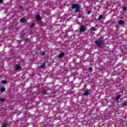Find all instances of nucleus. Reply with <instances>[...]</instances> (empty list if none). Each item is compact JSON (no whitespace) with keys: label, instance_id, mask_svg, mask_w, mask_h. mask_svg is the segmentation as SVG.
Returning a JSON list of instances; mask_svg holds the SVG:
<instances>
[{"label":"nucleus","instance_id":"1","mask_svg":"<svg viewBox=\"0 0 127 127\" xmlns=\"http://www.w3.org/2000/svg\"><path fill=\"white\" fill-rule=\"evenodd\" d=\"M106 44V40L103 38H99L98 40L96 39L95 41V44L96 45L97 47L99 48H103V46H105Z\"/></svg>","mask_w":127,"mask_h":127},{"label":"nucleus","instance_id":"2","mask_svg":"<svg viewBox=\"0 0 127 127\" xmlns=\"http://www.w3.org/2000/svg\"><path fill=\"white\" fill-rule=\"evenodd\" d=\"M71 8L72 9H75V12H80L81 11V6L77 3L72 4Z\"/></svg>","mask_w":127,"mask_h":127},{"label":"nucleus","instance_id":"3","mask_svg":"<svg viewBox=\"0 0 127 127\" xmlns=\"http://www.w3.org/2000/svg\"><path fill=\"white\" fill-rule=\"evenodd\" d=\"M41 16H40V15L39 14H37L36 15V17H35V19H36L37 21H38L39 22V23L40 24H41V21H42V20H41Z\"/></svg>","mask_w":127,"mask_h":127},{"label":"nucleus","instance_id":"4","mask_svg":"<svg viewBox=\"0 0 127 127\" xmlns=\"http://www.w3.org/2000/svg\"><path fill=\"white\" fill-rule=\"evenodd\" d=\"M79 30L78 31V32H85L86 31V27L84 26L83 25H81L80 27L79 28Z\"/></svg>","mask_w":127,"mask_h":127},{"label":"nucleus","instance_id":"5","mask_svg":"<svg viewBox=\"0 0 127 127\" xmlns=\"http://www.w3.org/2000/svg\"><path fill=\"white\" fill-rule=\"evenodd\" d=\"M20 69H21V66H20V65L16 64L15 69V70H20Z\"/></svg>","mask_w":127,"mask_h":127},{"label":"nucleus","instance_id":"6","mask_svg":"<svg viewBox=\"0 0 127 127\" xmlns=\"http://www.w3.org/2000/svg\"><path fill=\"white\" fill-rule=\"evenodd\" d=\"M20 21L22 23H24V22H26V19L24 18H22L20 19Z\"/></svg>","mask_w":127,"mask_h":127},{"label":"nucleus","instance_id":"7","mask_svg":"<svg viewBox=\"0 0 127 127\" xmlns=\"http://www.w3.org/2000/svg\"><path fill=\"white\" fill-rule=\"evenodd\" d=\"M89 90H86L84 93V96H89Z\"/></svg>","mask_w":127,"mask_h":127},{"label":"nucleus","instance_id":"8","mask_svg":"<svg viewBox=\"0 0 127 127\" xmlns=\"http://www.w3.org/2000/svg\"><path fill=\"white\" fill-rule=\"evenodd\" d=\"M45 66V62L43 63H41L39 66L40 68H43Z\"/></svg>","mask_w":127,"mask_h":127},{"label":"nucleus","instance_id":"9","mask_svg":"<svg viewBox=\"0 0 127 127\" xmlns=\"http://www.w3.org/2000/svg\"><path fill=\"white\" fill-rule=\"evenodd\" d=\"M124 23H125V21H124L123 20H120L119 22V24L120 25H123V24H124Z\"/></svg>","mask_w":127,"mask_h":127},{"label":"nucleus","instance_id":"10","mask_svg":"<svg viewBox=\"0 0 127 127\" xmlns=\"http://www.w3.org/2000/svg\"><path fill=\"white\" fill-rule=\"evenodd\" d=\"M64 56V53H62L59 55V58H62Z\"/></svg>","mask_w":127,"mask_h":127},{"label":"nucleus","instance_id":"11","mask_svg":"<svg viewBox=\"0 0 127 127\" xmlns=\"http://www.w3.org/2000/svg\"><path fill=\"white\" fill-rule=\"evenodd\" d=\"M121 99V95H118L117 97H116V101H119V100Z\"/></svg>","mask_w":127,"mask_h":127},{"label":"nucleus","instance_id":"12","mask_svg":"<svg viewBox=\"0 0 127 127\" xmlns=\"http://www.w3.org/2000/svg\"><path fill=\"white\" fill-rule=\"evenodd\" d=\"M123 107H127V102H123L122 103Z\"/></svg>","mask_w":127,"mask_h":127},{"label":"nucleus","instance_id":"13","mask_svg":"<svg viewBox=\"0 0 127 127\" xmlns=\"http://www.w3.org/2000/svg\"><path fill=\"white\" fill-rule=\"evenodd\" d=\"M103 17L104 16L103 15H100L98 17V19H99V20H101V19H102Z\"/></svg>","mask_w":127,"mask_h":127},{"label":"nucleus","instance_id":"14","mask_svg":"<svg viewBox=\"0 0 127 127\" xmlns=\"http://www.w3.org/2000/svg\"><path fill=\"white\" fill-rule=\"evenodd\" d=\"M0 92H4L5 91V88L4 87H2L0 89Z\"/></svg>","mask_w":127,"mask_h":127},{"label":"nucleus","instance_id":"15","mask_svg":"<svg viewBox=\"0 0 127 127\" xmlns=\"http://www.w3.org/2000/svg\"><path fill=\"white\" fill-rule=\"evenodd\" d=\"M91 29H92L93 31H96L97 30V29H96V28L95 27H91Z\"/></svg>","mask_w":127,"mask_h":127},{"label":"nucleus","instance_id":"16","mask_svg":"<svg viewBox=\"0 0 127 127\" xmlns=\"http://www.w3.org/2000/svg\"><path fill=\"white\" fill-rule=\"evenodd\" d=\"M47 91H48V90H44V91L42 92V93H43V94H45V95H47Z\"/></svg>","mask_w":127,"mask_h":127},{"label":"nucleus","instance_id":"17","mask_svg":"<svg viewBox=\"0 0 127 127\" xmlns=\"http://www.w3.org/2000/svg\"><path fill=\"white\" fill-rule=\"evenodd\" d=\"M21 40H22L23 39V37H24V35L23 34H21L20 36H19Z\"/></svg>","mask_w":127,"mask_h":127},{"label":"nucleus","instance_id":"18","mask_svg":"<svg viewBox=\"0 0 127 127\" xmlns=\"http://www.w3.org/2000/svg\"><path fill=\"white\" fill-rule=\"evenodd\" d=\"M127 10V7L126 6L123 7V11H126Z\"/></svg>","mask_w":127,"mask_h":127},{"label":"nucleus","instance_id":"19","mask_svg":"<svg viewBox=\"0 0 127 127\" xmlns=\"http://www.w3.org/2000/svg\"><path fill=\"white\" fill-rule=\"evenodd\" d=\"M34 25H35V24L34 23H32V25H30V26H29L30 28L33 27V26H34Z\"/></svg>","mask_w":127,"mask_h":127},{"label":"nucleus","instance_id":"20","mask_svg":"<svg viewBox=\"0 0 127 127\" xmlns=\"http://www.w3.org/2000/svg\"><path fill=\"white\" fill-rule=\"evenodd\" d=\"M0 101H1V102H4V101H5V99H4V98H0Z\"/></svg>","mask_w":127,"mask_h":127},{"label":"nucleus","instance_id":"21","mask_svg":"<svg viewBox=\"0 0 127 127\" xmlns=\"http://www.w3.org/2000/svg\"><path fill=\"white\" fill-rule=\"evenodd\" d=\"M2 84H6V83H7V81H6V80H2Z\"/></svg>","mask_w":127,"mask_h":127},{"label":"nucleus","instance_id":"22","mask_svg":"<svg viewBox=\"0 0 127 127\" xmlns=\"http://www.w3.org/2000/svg\"><path fill=\"white\" fill-rule=\"evenodd\" d=\"M7 127V124H4L3 125L2 127Z\"/></svg>","mask_w":127,"mask_h":127},{"label":"nucleus","instance_id":"23","mask_svg":"<svg viewBox=\"0 0 127 127\" xmlns=\"http://www.w3.org/2000/svg\"><path fill=\"white\" fill-rule=\"evenodd\" d=\"M92 12V11L89 10L87 12V14H90V13Z\"/></svg>","mask_w":127,"mask_h":127},{"label":"nucleus","instance_id":"24","mask_svg":"<svg viewBox=\"0 0 127 127\" xmlns=\"http://www.w3.org/2000/svg\"><path fill=\"white\" fill-rule=\"evenodd\" d=\"M26 43H28L29 42V39L26 40Z\"/></svg>","mask_w":127,"mask_h":127},{"label":"nucleus","instance_id":"25","mask_svg":"<svg viewBox=\"0 0 127 127\" xmlns=\"http://www.w3.org/2000/svg\"><path fill=\"white\" fill-rule=\"evenodd\" d=\"M45 54V52H42L41 53V55H44Z\"/></svg>","mask_w":127,"mask_h":127},{"label":"nucleus","instance_id":"26","mask_svg":"<svg viewBox=\"0 0 127 127\" xmlns=\"http://www.w3.org/2000/svg\"><path fill=\"white\" fill-rule=\"evenodd\" d=\"M19 7L20 9H22V6H21V5H19Z\"/></svg>","mask_w":127,"mask_h":127},{"label":"nucleus","instance_id":"27","mask_svg":"<svg viewBox=\"0 0 127 127\" xmlns=\"http://www.w3.org/2000/svg\"><path fill=\"white\" fill-rule=\"evenodd\" d=\"M89 70L90 71H92V70H93V67H90V68H89Z\"/></svg>","mask_w":127,"mask_h":127},{"label":"nucleus","instance_id":"28","mask_svg":"<svg viewBox=\"0 0 127 127\" xmlns=\"http://www.w3.org/2000/svg\"><path fill=\"white\" fill-rule=\"evenodd\" d=\"M3 1V0H0V3H1Z\"/></svg>","mask_w":127,"mask_h":127},{"label":"nucleus","instance_id":"29","mask_svg":"<svg viewBox=\"0 0 127 127\" xmlns=\"http://www.w3.org/2000/svg\"><path fill=\"white\" fill-rule=\"evenodd\" d=\"M125 50H127V48H125Z\"/></svg>","mask_w":127,"mask_h":127},{"label":"nucleus","instance_id":"30","mask_svg":"<svg viewBox=\"0 0 127 127\" xmlns=\"http://www.w3.org/2000/svg\"><path fill=\"white\" fill-rule=\"evenodd\" d=\"M52 63H54V61H52Z\"/></svg>","mask_w":127,"mask_h":127},{"label":"nucleus","instance_id":"31","mask_svg":"<svg viewBox=\"0 0 127 127\" xmlns=\"http://www.w3.org/2000/svg\"><path fill=\"white\" fill-rule=\"evenodd\" d=\"M41 127H46V126H41Z\"/></svg>","mask_w":127,"mask_h":127},{"label":"nucleus","instance_id":"32","mask_svg":"<svg viewBox=\"0 0 127 127\" xmlns=\"http://www.w3.org/2000/svg\"><path fill=\"white\" fill-rule=\"evenodd\" d=\"M79 17H81V16H80Z\"/></svg>","mask_w":127,"mask_h":127}]
</instances>
